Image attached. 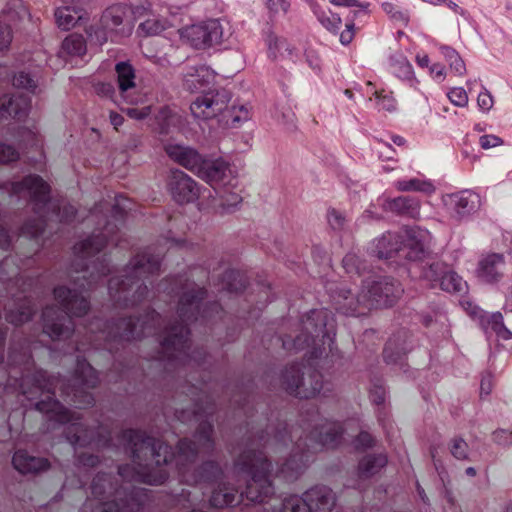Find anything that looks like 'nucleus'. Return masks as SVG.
<instances>
[{
  "label": "nucleus",
  "mask_w": 512,
  "mask_h": 512,
  "mask_svg": "<svg viewBox=\"0 0 512 512\" xmlns=\"http://www.w3.org/2000/svg\"><path fill=\"white\" fill-rule=\"evenodd\" d=\"M118 439L132 459V463L118 466V475L125 483L119 486L111 474L98 473L91 483L94 499H88L79 512H140L150 491L134 483L164 484L169 478L166 466L173 461L180 481L189 486H211L224 481V470L217 461L206 460L192 468L199 446L190 438H180L174 449L144 430L127 428L119 433Z\"/></svg>",
  "instance_id": "nucleus-1"
},
{
  "label": "nucleus",
  "mask_w": 512,
  "mask_h": 512,
  "mask_svg": "<svg viewBox=\"0 0 512 512\" xmlns=\"http://www.w3.org/2000/svg\"><path fill=\"white\" fill-rule=\"evenodd\" d=\"M6 329L0 327V365L4 361ZM0 381V392L17 393L35 403V409L47 415L48 420L58 424H67L63 433L72 446H94L110 449L114 447L111 430L98 423L95 427L85 426L80 414L71 412L56 399V390L60 397L76 408L85 409L95 403L94 395L89 391L99 383L98 371L81 355L77 356L74 373L69 379L50 377L43 369L36 367L31 350L28 347L17 348L12 345L8 352V371Z\"/></svg>",
  "instance_id": "nucleus-2"
},
{
  "label": "nucleus",
  "mask_w": 512,
  "mask_h": 512,
  "mask_svg": "<svg viewBox=\"0 0 512 512\" xmlns=\"http://www.w3.org/2000/svg\"><path fill=\"white\" fill-rule=\"evenodd\" d=\"M132 210L130 199L123 195L115 198L110 217L104 216V224L99 233L74 245L75 259L72 268L78 275L74 277V288L59 285L53 295L62 309L47 305L41 314L43 333L53 341L66 340L72 336L75 324L72 316L82 317L90 310V294L98 282L111 272L110 258L103 249L114 243L122 247L118 237L119 224H123L128 211Z\"/></svg>",
  "instance_id": "nucleus-3"
},
{
  "label": "nucleus",
  "mask_w": 512,
  "mask_h": 512,
  "mask_svg": "<svg viewBox=\"0 0 512 512\" xmlns=\"http://www.w3.org/2000/svg\"><path fill=\"white\" fill-rule=\"evenodd\" d=\"M299 332L292 336L280 337L285 350L300 351L308 348L304 362L287 365L280 375V385L289 395L301 399H311L322 393L329 397L332 388L325 383L317 367L320 362L336 363L340 352L335 346L336 321L326 308L312 309L299 323Z\"/></svg>",
  "instance_id": "nucleus-4"
},
{
  "label": "nucleus",
  "mask_w": 512,
  "mask_h": 512,
  "mask_svg": "<svg viewBox=\"0 0 512 512\" xmlns=\"http://www.w3.org/2000/svg\"><path fill=\"white\" fill-rule=\"evenodd\" d=\"M181 288L183 292L177 304L178 319L164 328L160 340V359L174 369L190 362H194L197 366L206 363L208 355L203 347L189 353L191 334L189 325L199 323L203 326H213L218 321L225 322L227 317V313L217 301L203 303L208 295L204 286L193 283L189 288L187 284L182 285Z\"/></svg>",
  "instance_id": "nucleus-5"
},
{
  "label": "nucleus",
  "mask_w": 512,
  "mask_h": 512,
  "mask_svg": "<svg viewBox=\"0 0 512 512\" xmlns=\"http://www.w3.org/2000/svg\"><path fill=\"white\" fill-rule=\"evenodd\" d=\"M320 412L313 407L311 414L303 416V425L288 430L287 426L276 431L274 441L284 447L292 444L288 459L277 469L275 476L285 482H294L308 467L313 455L323 449H335L342 441L344 428L340 422L324 420L318 424Z\"/></svg>",
  "instance_id": "nucleus-6"
},
{
  "label": "nucleus",
  "mask_w": 512,
  "mask_h": 512,
  "mask_svg": "<svg viewBox=\"0 0 512 512\" xmlns=\"http://www.w3.org/2000/svg\"><path fill=\"white\" fill-rule=\"evenodd\" d=\"M267 430H261L249 438L245 449L235 458L234 465L239 473L250 477L246 487L238 488L223 481L213 489L209 503L214 508H224L239 503L242 498L251 502L265 503L274 494L271 476L273 466L263 447L268 443Z\"/></svg>",
  "instance_id": "nucleus-7"
},
{
  "label": "nucleus",
  "mask_w": 512,
  "mask_h": 512,
  "mask_svg": "<svg viewBox=\"0 0 512 512\" xmlns=\"http://www.w3.org/2000/svg\"><path fill=\"white\" fill-rule=\"evenodd\" d=\"M183 239L164 238V244L148 246L139 251L124 269L120 277H112L108 281V293L114 305L119 308H130L142 303L149 293L152 278L159 275L161 261L165 249L183 247Z\"/></svg>",
  "instance_id": "nucleus-8"
},
{
  "label": "nucleus",
  "mask_w": 512,
  "mask_h": 512,
  "mask_svg": "<svg viewBox=\"0 0 512 512\" xmlns=\"http://www.w3.org/2000/svg\"><path fill=\"white\" fill-rule=\"evenodd\" d=\"M166 152L173 161L208 183L215 190L223 209L235 208L242 202L243 189L239 178L225 160L205 158L196 150L181 145H170Z\"/></svg>",
  "instance_id": "nucleus-9"
},
{
  "label": "nucleus",
  "mask_w": 512,
  "mask_h": 512,
  "mask_svg": "<svg viewBox=\"0 0 512 512\" xmlns=\"http://www.w3.org/2000/svg\"><path fill=\"white\" fill-rule=\"evenodd\" d=\"M325 288L337 312L355 317L367 315L374 308L393 306L404 291L401 283L392 277L363 280L356 294L344 283L327 282Z\"/></svg>",
  "instance_id": "nucleus-10"
},
{
  "label": "nucleus",
  "mask_w": 512,
  "mask_h": 512,
  "mask_svg": "<svg viewBox=\"0 0 512 512\" xmlns=\"http://www.w3.org/2000/svg\"><path fill=\"white\" fill-rule=\"evenodd\" d=\"M161 315L149 307L140 316H126L104 321L93 319L87 326L91 347L115 355L126 345L154 334L160 326Z\"/></svg>",
  "instance_id": "nucleus-11"
},
{
  "label": "nucleus",
  "mask_w": 512,
  "mask_h": 512,
  "mask_svg": "<svg viewBox=\"0 0 512 512\" xmlns=\"http://www.w3.org/2000/svg\"><path fill=\"white\" fill-rule=\"evenodd\" d=\"M11 196L27 193L32 212L36 217L27 219L20 227V235L39 243L47 226V218L52 203L51 185L38 174H28L19 181L6 182L1 187Z\"/></svg>",
  "instance_id": "nucleus-12"
},
{
  "label": "nucleus",
  "mask_w": 512,
  "mask_h": 512,
  "mask_svg": "<svg viewBox=\"0 0 512 512\" xmlns=\"http://www.w3.org/2000/svg\"><path fill=\"white\" fill-rule=\"evenodd\" d=\"M214 76L208 67L200 65L191 67L184 76L183 87L190 92L202 91L191 103L190 110L195 118L210 119L222 113L231 99L230 92L224 88H205L213 80Z\"/></svg>",
  "instance_id": "nucleus-13"
},
{
  "label": "nucleus",
  "mask_w": 512,
  "mask_h": 512,
  "mask_svg": "<svg viewBox=\"0 0 512 512\" xmlns=\"http://www.w3.org/2000/svg\"><path fill=\"white\" fill-rule=\"evenodd\" d=\"M428 235L427 230L418 226L406 227L401 232H386L373 241L371 253L379 259L416 262L424 256Z\"/></svg>",
  "instance_id": "nucleus-14"
},
{
  "label": "nucleus",
  "mask_w": 512,
  "mask_h": 512,
  "mask_svg": "<svg viewBox=\"0 0 512 512\" xmlns=\"http://www.w3.org/2000/svg\"><path fill=\"white\" fill-rule=\"evenodd\" d=\"M335 503L336 497L331 488L316 485L308 489L302 497L290 495L284 498L273 512H330Z\"/></svg>",
  "instance_id": "nucleus-15"
},
{
  "label": "nucleus",
  "mask_w": 512,
  "mask_h": 512,
  "mask_svg": "<svg viewBox=\"0 0 512 512\" xmlns=\"http://www.w3.org/2000/svg\"><path fill=\"white\" fill-rule=\"evenodd\" d=\"M413 269L420 271V279L426 281L430 288H439L448 293H462L467 290V282L443 262L415 264L410 271Z\"/></svg>",
  "instance_id": "nucleus-16"
},
{
  "label": "nucleus",
  "mask_w": 512,
  "mask_h": 512,
  "mask_svg": "<svg viewBox=\"0 0 512 512\" xmlns=\"http://www.w3.org/2000/svg\"><path fill=\"white\" fill-rule=\"evenodd\" d=\"M180 37L195 49H207L221 44L229 33L219 19H210L179 30Z\"/></svg>",
  "instance_id": "nucleus-17"
},
{
  "label": "nucleus",
  "mask_w": 512,
  "mask_h": 512,
  "mask_svg": "<svg viewBox=\"0 0 512 512\" xmlns=\"http://www.w3.org/2000/svg\"><path fill=\"white\" fill-rule=\"evenodd\" d=\"M130 12V8L123 4H115L108 7L99 20L98 25H90L86 33L91 41L98 45L107 42L110 32H124V22Z\"/></svg>",
  "instance_id": "nucleus-18"
},
{
  "label": "nucleus",
  "mask_w": 512,
  "mask_h": 512,
  "mask_svg": "<svg viewBox=\"0 0 512 512\" xmlns=\"http://www.w3.org/2000/svg\"><path fill=\"white\" fill-rule=\"evenodd\" d=\"M167 186L172 198L179 204L192 203L200 194L197 182L177 169L171 171Z\"/></svg>",
  "instance_id": "nucleus-19"
},
{
  "label": "nucleus",
  "mask_w": 512,
  "mask_h": 512,
  "mask_svg": "<svg viewBox=\"0 0 512 512\" xmlns=\"http://www.w3.org/2000/svg\"><path fill=\"white\" fill-rule=\"evenodd\" d=\"M412 347V334L404 328L399 329L385 344L383 350L384 361L389 365H399L402 369L406 365L405 357Z\"/></svg>",
  "instance_id": "nucleus-20"
},
{
  "label": "nucleus",
  "mask_w": 512,
  "mask_h": 512,
  "mask_svg": "<svg viewBox=\"0 0 512 512\" xmlns=\"http://www.w3.org/2000/svg\"><path fill=\"white\" fill-rule=\"evenodd\" d=\"M214 413L213 405L208 404L205 408L198 405L192 411V416L199 424L195 430V438L199 441V446L211 452L215 448V441L213 438L214 425L212 420L202 419L203 416H212Z\"/></svg>",
  "instance_id": "nucleus-21"
},
{
  "label": "nucleus",
  "mask_w": 512,
  "mask_h": 512,
  "mask_svg": "<svg viewBox=\"0 0 512 512\" xmlns=\"http://www.w3.org/2000/svg\"><path fill=\"white\" fill-rule=\"evenodd\" d=\"M31 97L27 93L4 95L0 98V119L21 120L28 115Z\"/></svg>",
  "instance_id": "nucleus-22"
},
{
  "label": "nucleus",
  "mask_w": 512,
  "mask_h": 512,
  "mask_svg": "<svg viewBox=\"0 0 512 512\" xmlns=\"http://www.w3.org/2000/svg\"><path fill=\"white\" fill-rule=\"evenodd\" d=\"M445 204L454 217L461 219L476 211L479 205V196L469 190H463L447 195Z\"/></svg>",
  "instance_id": "nucleus-23"
},
{
  "label": "nucleus",
  "mask_w": 512,
  "mask_h": 512,
  "mask_svg": "<svg viewBox=\"0 0 512 512\" xmlns=\"http://www.w3.org/2000/svg\"><path fill=\"white\" fill-rule=\"evenodd\" d=\"M62 6L55 10L57 26L62 30H70L82 18L85 0H61Z\"/></svg>",
  "instance_id": "nucleus-24"
},
{
  "label": "nucleus",
  "mask_w": 512,
  "mask_h": 512,
  "mask_svg": "<svg viewBox=\"0 0 512 512\" xmlns=\"http://www.w3.org/2000/svg\"><path fill=\"white\" fill-rule=\"evenodd\" d=\"M12 464L21 474H37L50 468V462L47 458L30 455L23 449L14 453Z\"/></svg>",
  "instance_id": "nucleus-25"
},
{
  "label": "nucleus",
  "mask_w": 512,
  "mask_h": 512,
  "mask_svg": "<svg viewBox=\"0 0 512 512\" xmlns=\"http://www.w3.org/2000/svg\"><path fill=\"white\" fill-rule=\"evenodd\" d=\"M505 260L502 254L492 253L479 261L478 277L488 283L499 281L505 270Z\"/></svg>",
  "instance_id": "nucleus-26"
},
{
  "label": "nucleus",
  "mask_w": 512,
  "mask_h": 512,
  "mask_svg": "<svg viewBox=\"0 0 512 512\" xmlns=\"http://www.w3.org/2000/svg\"><path fill=\"white\" fill-rule=\"evenodd\" d=\"M117 84L122 98L131 104H137V100L131 97V90L136 88V74L134 67L125 61L115 65Z\"/></svg>",
  "instance_id": "nucleus-27"
},
{
  "label": "nucleus",
  "mask_w": 512,
  "mask_h": 512,
  "mask_svg": "<svg viewBox=\"0 0 512 512\" xmlns=\"http://www.w3.org/2000/svg\"><path fill=\"white\" fill-rule=\"evenodd\" d=\"M386 207L392 213L412 219L420 217V200L414 196H399L387 201Z\"/></svg>",
  "instance_id": "nucleus-28"
},
{
  "label": "nucleus",
  "mask_w": 512,
  "mask_h": 512,
  "mask_svg": "<svg viewBox=\"0 0 512 512\" xmlns=\"http://www.w3.org/2000/svg\"><path fill=\"white\" fill-rule=\"evenodd\" d=\"M156 130L161 135H168L182 125L181 116L169 106H162L155 115Z\"/></svg>",
  "instance_id": "nucleus-29"
},
{
  "label": "nucleus",
  "mask_w": 512,
  "mask_h": 512,
  "mask_svg": "<svg viewBox=\"0 0 512 512\" xmlns=\"http://www.w3.org/2000/svg\"><path fill=\"white\" fill-rule=\"evenodd\" d=\"M37 308L35 302L25 297L20 302L16 303L15 308L7 311L5 319L8 323L20 326L30 321L36 314Z\"/></svg>",
  "instance_id": "nucleus-30"
},
{
  "label": "nucleus",
  "mask_w": 512,
  "mask_h": 512,
  "mask_svg": "<svg viewBox=\"0 0 512 512\" xmlns=\"http://www.w3.org/2000/svg\"><path fill=\"white\" fill-rule=\"evenodd\" d=\"M321 25L331 33H338L342 20L330 10L325 8L317 0H305Z\"/></svg>",
  "instance_id": "nucleus-31"
},
{
  "label": "nucleus",
  "mask_w": 512,
  "mask_h": 512,
  "mask_svg": "<svg viewBox=\"0 0 512 512\" xmlns=\"http://www.w3.org/2000/svg\"><path fill=\"white\" fill-rule=\"evenodd\" d=\"M389 63L395 76L407 81L410 87L417 89L419 81L414 76L413 67L405 56L402 54L392 55L389 59Z\"/></svg>",
  "instance_id": "nucleus-32"
},
{
  "label": "nucleus",
  "mask_w": 512,
  "mask_h": 512,
  "mask_svg": "<svg viewBox=\"0 0 512 512\" xmlns=\"http://www.w3.org/2000/svg\"><path fill=\"white\" fill-rule=\"evenodd\" d=\"M387 456L383 453L368 454L358 463V477L368 479L377 474L387 464Z\"/></svg>",
  "instance_id": "nucleus-33"
},
{
  "label": "nucleus",
  "mask_w": 512,
  "mask_h": 512,
  "mask_svg": "<svg viewBox=\"0 0 512 512\" xmlns=\"http://www.w3.org/2000/svg\"><path fill=\"white\" fill-rule=\"evenodd\" d=\"M259 286V293L257 296L256 304L254 307H250L247 311L242 310L238 311L239 315L237 316L240 319L249 322L250 320L257 319L259 317V312L266 306V304L270 301V295L272 288L269 284L261 283Z\"/></svg>",
  "instance_id": "nucleus-34"
},
{
  "label": "nucleus",
  "mask_w": 512,
  "mask_h": 512,
  "mask_svg": "<svg viewBox=\"0 0 512 512\" xmlns=\"http://www.w3.org/2000/svg\"><path fill=\"white\" fill-rule=\"evenodd\" d=\"M172 26L173 23L168 18L162 15H150L144 22L139 24L138 33L142 36H155Z\"/></svg>",
  "instance_id": "nucleus-35"
},
{
  "label": "nucleus",
  "mask_w": 512,
  "mask_h": 512,
  "mask_svg": "<svg viewBox=\"0 0 512 512\" xmlns=\"http://www.w3.org/2000/svg\"><path fill=\"white\" fill-rule=\"evenodd\" d=\"M248 284V278L245 273L235 270L228 269L225 271L222 277L223 289L230 293H238L246 289Z\"/></svg>",
  "instance_id": "nucleus-36"
},
{
  "label": "nucleus",
  "mask_w": 512,
  "mask_h": 512,
  "mask_svg": "<svg viewBox=\"0 0 512 512\" xmlns=\"http://www.w3.org/2000/svg\"><path fill=\"white\" fill-rule=\"evenodd\" d=\"M86 49V41L81 34L72 33L62 42V50L71 56H83Z\"/></svg>",
  "instance_id": "nucleus-37"
},
{
  "label": "nucleus",
  "mask_w": 512,
  "mask_h": 512,
  "mask_svg": "<svg viewBox=\"0 0 512 512\" xmlns=\"http://www.w3.org/2000/svg\"><path fill=\"white\" fill-rule=\"evenodd\" d=\"M395 187L399 191H418L430 194L434 191V186L430 181L418 178L402 179L395 183Z\"/></svg>",
  "instance_id": "nucleus-38"
},
{
  "label": "nucleus",
  "mask_w": 512,
  "mask_h": 512,
  "mask_svg": "<svg viewBox=\"0 0 512 512\" xmlns=\"http://www.w3.org/2000/svg\"><path fill=\"white\" fill-rule=\"evenodd\" d=\"M76 214L77 210L73 205L68 204L61 208L57 203L52 202L47 221L49 219H56L61 223H71L75 219Z\"/></svg>",
  "instance_id": "nucleus-39"
},
{
  "label": "nucleus",
  "mask_w": 512,
  "mask_h": 512,
  "mask_svg": "<svg viewBox=\"0 0 512 512\" xmlns=\"http://www.w3.org/2000/svg\"><path fill=\"white\" fill-rule=\"evenodd\" d=\"M327 222L334 231H344L351 221V217L345 211L329 208L326 214Z\"/></svg>",
  "instance_id": "nucleus-40"
},
{
  "label": "nucleus",
  "mask_w": 512,
  "mask_h": 512,
  "mask_svg": "<svg viewBox=\"0 0 512 512\" xmlns=\"http://www.w3.org/2000/svg\"><path fill=\"white\" fill-rule=\"evenodd\" d=\"M329 2L335 6H344L351 8H358L350 12V17L362 18L368 17V2H360L359 0H329Z\"/></svg>",
  "instance_id": "nucleus-41"
},
{
  "label": "nucleus",
  "mask_w": 512,
  "mask_h": 512,
  "mask_svg": "<svg viewBox=\"0 0 512 512\" xmlns=\"http://www.w3.org/2000/svg\"><path fill=\"white\" fill-rule=\"evenodd\" d=\"M342 266L345 272L351 275V277L353 275L361 276L362 262L356 254H346L342 260Z\"/></svg>",
  "instance_id": "nucleus-42"
},
{
  "label": "nucleus",
  "mask_w": 512,
  "mask_h": 512,
  "mask_svg": "<svg viewBox=\"0 0 512 512\" xmlns=\"http://www.w3.org/2000/svg\"><path fill=\"white\" fill-rule=\"evenodd\" d=\"M12 83L14 87L25 89L29 93H35L37 88L34 79L26 72H19L14 75Z\"/></svg>",
  "instance_id": "nucleus-43"
},
{
  "label": "nucleus",
  "mask_w": 512,
  "mask_h": 512,
  "mask_svg": "<svg viewBox=\"0 0 512 512\" xmlns=\"http://www.w3.org/2000/svg\"><path fill=\"white\" fill-rule=\"evenodd\" d=\"M250 119V108L247 105L233 106L231 110V124L234 127Z\"/></svg>",
  "instance_id": "nucleus-44"
},
{
  "label": "nucleus",
  "mask_w": 512,
  "mask_h": 512,
  "mask_svg": "<svg viewBox=\"0 0 512 512\" xmlns=\"http://www.w3.org/2000/svg\"><path fill=\"white\" fill-rule=\"evenodd\" d=\"M491 326L496 334L505 340L512 338V333L508 330L503 323V316L501 313L493 314L491 317Z\"/></svg>",
  "instance_id": "nucleus-45"
},
{
  "label": "nucleus",
  "mask_w": 512,
  "mask_h": 512,
  "mask_svg": "<svg viewBox=\"0 0 512 512\" xmlns=\"http://www.w3.org/2000/svg\"><path fill=\"white\" fill-rule=\"evenodd\" d=\"M386 389L381 380L373 381L370 389V399L376 405H382L385 402Z\"/></svg>",
  "instance_id": "nucleus-46"
},
{
  "label": "nucleus",
  "mask_w": 512,
  "mask_h": 512,
  "mask_svg": "<svg viewBox=\"0 0 512 512\" xmlns=\"http://www.w3.org/2000/svg\"><path fill=\"white\" fill-rule=\"evenodd\" d=\"M447 97L452 104L458 107H465L468 104V95L461 87H454L449 90Z\"/></svg>",
  "instance_id": "nucleus-47"
},
{
  "label": "nucleus",
  "mask_w": 512,
  "mask_h": 512,
  "mask_svg": "<svg viewBox=\"0 0 512 512\" xmlns=\"http://www.w3.org/2000/svg\"><path fill=\"white\" fill-rule=\"evenodd\" d=\"M122 111L131 119L143 120L151 114L152 107L150 105H145L141 107L133 106L128 107L126 109H122Z\"/></svg>",
  "instance_id": "nucleus-48"
},
{
  "label": "nucleus",
  "mask_w": 512,
  "mask_h": 512,
  "mask_svg": "<svg viewBox=\"0 0 512 512\" xmlns=\"http://www.w3.org/2000/svg\"><path fill=\"white\" fill-rule=\"evenodd\" d=\"M19 152L8 144H0V164H9L19 159Z\"/></svg>",
  "instance_id": "nucleus-49"
},
{
  "label": "nucleus",
  "mask_w": 512,
  "mask_h": 512,
  "mask_svg": "<svg viewBox=\"0 0 512 512\" xmlns=\"http://www.w3.org/2000/svg\"><path fill=\"white\" fill-rule=\"evenodd\" d=\"M451 454L459 459H466L468 456V444L462 438H454L450 447Z\"/></svg>",
  "instance_id": "nucleus-50"
},
{
  "label": "nucleus",
  "mask_w": 512,
  "mask_h": 512,
  "mask_svg": "<svg viewBox=\"0 0 512 512\" xmlns=\"http://www.w3.org/2000/svg\"><path fill=\"white\" fill-rule=\"evenodd\" d=\"M268 57L271 59L277 58V53L284 48L286 40L279 38L275 35H269L268 37Z\"/></svg>",
  "instance_id": "nucleus-51"
},
{
  "label": "nucleus",
  "mask_w": 512,
  "mask_h": 512,
  "mask_svg": "<svg viewBox=\"0 0 512 512\" xmlns=\"http://www.w3.org/2000/svg\"><path fill=\"white\" fill-rule=\"evenodd\" d=\"M374 438L366 431H361L354 440L355 449L358 451H364L368 448L373 447Z\"/></svg>",
  "instance_id": "nucleus-52"
},
{
  "label": "nucleus",
  "mask_w": 512,
  "mask_h": 512,
  "mask_svg": "<svg viewBox=\"0 0 512 512\" xmlns=\"http://www.w3.org/2000/svg\"><path fill=\"white\" fill-rule=\"evenodd\" d=\"M312 257L323 269L331 267V257L322 247L314 246L312 249Z\"/></svg>",
  "instance_id": "nucleus-53"
},
{
  "label": "nucleus",
  "mask_w": 512,
  "mask_h": 512,
  "mask_svg": "<svg viewBox=\"0 0 512 512\" xmlns=\"http://www.w3.org/2000/svg\"><path fill=\"white\" fill-rule=\"evenodd\" d=\"M99 463H100V459L95 454L82 452L76 456V465H78V466L94 468V467L98 466Z\"/></svg>",
  "instance_id": "nucleus-54"
},
{
  "label": "nucleus",
  "mask_w": 512,
  "mask_h": 512,
  "mask_svg": "<svg viewBox=\"0 0 512 512\" xmlns=\"http://www.w3.org/2000/svg\"><path fill=\"white\" fill-rule=\"evenodd\" d=\"M383 11L388 14L393 20L396 21H406V15L399 10L398 6L392 2H383L381 5Z\"/></svg>",
  "instance_id": "nucleus-55"
},
{
  "label": "nucleus",
  "mask_w": 512,
  "mask_h": 512,
  "mask_svg": "<svg viewBox=\"0 0 512 512\" xmlns=\"http://www.w3.org/2000/svg\"><path fill=\"white\" fill-rule=\"evenodd\" d=\"M266 7L269 9L271 13L278 14L283 13L286 14L289 7V0H264Z\"/></svg>",
  "instance_id": "nucleus-56"
},
{
  "label": "nucleus",
  "mask_w": 512,
  "mask_h": 512,
  "mask_svg": "<svg viewBox=\"0 0 512 512\" xmlns=\"http://www.w3.org/2000/svg\"><path fill=\"white\" fill-rule=\"evenodd\" d=\"M357 18H353V17H350V19L347 21V23L345 24V30H343L341 33H340V42L341 44L343 45H348L352 42L353 38H354V21L356 20Z\"/></svg>",
  "instance_id": "nucleus-57"
},
{
  "label": "nucleus",
  "mask_w": 512,
  "mask_h": 512,
  "mask_svg": "<svg viewBox=\"0 0 512 512\" xmlns=\"http://www.w3.org/2000/svg\"><path fill=\"white\" fill-rule=\"evenodd\" d=\"M12 41V32L8 25L0 22V51L9 48Z\"/></svg>",
  "instance_id": "nucleus-58"
},
{
  "label": "nucleus",
  "mask_w": 512,
  "mask_h": 512,
  "mask_svg": "<svg viewBox=\"0 0 512 512\" xmlns=\"http://www.w3.org/2000/svg\"><path fill=\"white\" fill-rule=\"evenodd\" d=\"M376 98L380 101V104L383 109L387 111H393L396 108V101L392 96L385 95L384 91H376Z\"/></svg>",
  "instance_id": "nucleus-59"
},
{
  "label": "nucleus",
  "mask_w": 512,
  "mask_h": 512,
  "mask_svg": "<svg viewBox=\"0 0 512 512\" xmlns=\"http://www.w3.org/2000/svg\"><path fill=\"white\" fill-rule=\"evenodd\" d=\"M479 144L482 149L487 150L502 144V140L496 135H483L479 139Z\"/></svg>",
  "instance_id": "nucleus-60"
},
{
  "label": "nucleus",
  "mask_w": 512,
  "mask_h": 512,
  "mask_svg": "<svg viewBox=\"0 0 512 512\" xmlns=\"http://www.w3.org/2000/svg\"><path fill=\"white\" fill-rule=\"evenodd\" d=\"M478 106L484 110L489 111L493 107V98L489 91L486 89L478 95Z\"/></svg>",
  "instance_id": "nucleus-61"
},
{
  "label": "nucleus",
  "mask_w": 512,
  "mask_h": 512,
  "mask_svg": "<svg viewBox=\"0 0 512 512\" xmlns=\"http://www.w3.org/2000/svg\"><path fill=\"white\" fill-rule=\"evenodd\" d=\"M493 440L500 445H507L512 441V431L499 429L493 433Z\"/></svg>",
  "instance_id": "nucleus-62"
},
{
  "label": "nucleus",
  "mask_w": 512,
  "mask_h": 512,
  "mask_svg": "<svg viewBox=\"0 0 512 512\" xmlns=\"http://www.w3.org/2000/svg\"><path fill=\"white\" fill-rule=\"evenodd\" d=\"M430 74L435 80L441 81L445 76V67L440 63H435L430 66Z\"/></svg>",
  "instance_id": "nucleus-63"
},
{
  "label": "nucleus",
  "mask_w": 512,
  "mask_h": 512,
  "mask_svg": "<svg viewBox=\"0 0 512 512\" xmlns=\"http://www.w3.org/2000/svg\"><path fill=\"white\" fill-rule=\"evenodd\" d=\"M449 65L450 68L458 75H463L466 70L465 63L460 55L453 59Z\"/></svg>",
  "instance_id": "nucleus-64"
}]
</instances>
